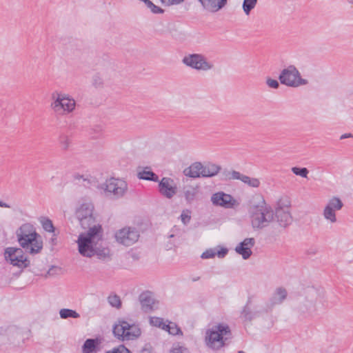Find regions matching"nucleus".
I'll return each mask as SVG.
<instances>
[{"label": "nucleus", "instance_id": "4c0bfd02", "mask_svg": "<svg viewBox=\"0 0 353 353\" xmlns=\"http://www.w3.org/2000/svg\"><path fill=\"white\" fill-rule=\"evenodd\" d=\"M59 142L61 144V147L63 150H66L70 144V141L68 136L65 134H61L59 137Z\"/></svg>", "mask_w": 353, "mask_h": 353}, {"label": "nucleus", "instance_id": "f3484780", "mask_svg": "<svg viewBox=\"0 0 353 353\" xmlns=\"http://www.w3.org/2000/svg\"><path fill=\"white\" fill-rule=\"evenodd\" d=\"M198 1L205 10L216 12L227 4L228 0H198Z\"/></svg>", "mask_w": 353, "mask_h": 353}, {"label": "nucleus", "instance_id": "20e7f679", "mask_svg": "<svg viewBox=\"0 0 353 353\" xmlns=\"http://www.w3.org/2000/svg\"><path fill=\"white\" fill-rule=\"evenodd\" d=\"M228 335H231V330L227 324L213 325L205 332V345L212 350H218L225 345L227 338H224V336Z\"/></svg>", "mask_w": 353, "mask_h": 353}, {"label": "nucleus", "instance_id": "f03ea898", "mask_svg": "<svg viewBox=\"0 0 353 353\" xmlns=\"http://www.w3.org/2000/svg\"><path fill=\"white\" fill-rule=\"evenodd\" d=\"M258 203L250 206L249 212L250 214L252 226L254 229H263L267 227L274 219V215L277 219L281 227L287 228V205L282 199L277 203V206L274 213L272 208L268 205L262 196H258Z\"/></svg>", "mask_w": 353, "mask_h": 353}, {"label": "nucleus", "instance_id": "de8ad7c7", "mask_svg": "<svg viewBox=\"0 0 353 353\" xmlns=\"http://www.w3.org/2000/svg\"><path fill=\"white\" fill-rule=\"evenodd\" d=\"M50 244L53 246L55 245L57 243V238L55 236V234L53 235V236L50 240Z\"/></svg>", "mask_w": 353, "mask_h": 353}, {"label": "nucleus", "instance_id": "58836bf2", "mask_svg": "<svg viewBox=\"0 0 353 353\" xmlns=\"http://www.w3.org/2000/svg\"><path fill=\"white\" fill-rule=\"evenodd\" d=\"M106 353H131V352L124 345H120L117 347L114 348L111 352L108 351Z\"/></svg>", "mask_w": 353, "mask_h": 353}, {"label": "nucleus", "instance_id": "dca6fc26", "mask_svg": "<svg viewBox=\"0 0 353 353\" xmlns=\"http://www.w3.org/2000/svg\"><path fill=\"white\" fill-rule=\"evenodd\" d=\"M139 300L141 305V309L144 312H149L154 310L155 300L152 297V294L150 292L146 291L142 292L139 296Z\"/></svg>", "mask_w": 353, "mask_h": 353}, {"label": "nucleus", "instance_id": "5fc2aeb1", "mask_svg": "<svg viewBox=\"0 0 353 353\" xmlns=\"http://www.w3.org/2000/svg\"><path fill=\"white\" fill-rule=\"evenodd\" d=\"M162 3H168L169 0H161Z\"/></svg>", "mask_w": 353, "mask_h": 353}, {"label": "nucleus", "instance_id": "e433bc0d", "mask_svg": "<svg viewBox=\"0 0 353 353\" xmlns=\"http://www.w3.org/2000/svg\"><path fill=\"white\" fill-rule=\"evenodd\" d=\"M150 323L151 325L158 327H161L163 330L164 328L163 325H165V323L163 322V319L162 318L156 316L151 317L150 319Z\"/></svg>", "mask_w": 353, "mask_h": 353}, {"label": "nucleus", "instance_id": "a878e982", "mask_svg": "<svg viewBox=\"0 0 353 353\" xmlns=\"http://www.w3.org/2000/svg\"><path fill=\"white\" fill-rule=\"evenodd\" d=\"M60 317L63 319L68 318L77 319L80 317V314L75 310L71 309L63 308L59 311Z\"/></svg>", "mask_w": 353, "mask_h": 353}, {"label": "nucleus", "instance_id": "9d476101", "mask_svg": "<svg viewBox=\"0 0 353 353\" xmlns=\"http://www.w3.org/2000/svg\"><path fill=\"white\" fill-rule=\"evenodd\" d=\"M139 232L135 228L125 227L115 233L116 241L125 246H130L139 238Z\"/></svg>", "mask_w": 353, "mask_h": 353}, {"label": "nucleus", "instance_id": "49530a36", "mask_svg": "<svg viewBox=\"0 0 353 353\" xmlns=\"http://www.w3.org/2000/svg\"><path fill=\"white\" fill-rule=\"evenodd\" d=\"M185 0H169L168 5H177L183 3Z\"/></svg>", "mask_w": 353, "mask_h": 353}, {"label": "nucleus", "instance_id": "c756f323", "mask_svg": "<svg viewBox=\"0 0 353 353\" xmlns=\"http://www.w3.org/2000/svg\"><path fill=\"white\" fill-rule=\"evenodd\" d=\"M197 190L193 187H189L184 190V196L188 203H192L196 195Z\"/></svg>", "mask_w": 353, "mask_h": 353}, {"label": "nucleus", "instance_id": "a19ab883", "mask_svg": "<svg viewBox=\"0 0 353 353\" xmlns=\"http://www.w3.org/2000/svg\"><path fill=\"white\" fill-rule=\"evenodd\" d=\"M216 255V252L212 249H209L203 252L201 256L202 259H211L214 257Z\"/></svg>", "mask_w": 353, "mask_h": 353}, {"label": "nucleus", "instance_id": "bb28decb", "mask_svg": "<svg viewBox=\"0 0 353 353\" xmlns=\"http://www.w3.org/2000/svg\"><path fill=\"white\" fill-rule=\"evenodd\" d=\"M81 226L83 229H88V230L92 228L94 225H97L95 224V219L93 215L83 218L82 219H78ZM97 225H99V224Z\"/></svg>", "mask_w": 353, "mask_h": 353}, {"label": "nucleus", "instance_id": "b1692460", "mask_svg": "<svg viewBox=\"0 0 353 353\" xmlns=\"http://www.w3.org/2000/svg\"><path fill=\"white\" fill-rule=\"evenodd\" d=\"M99 344L97 339H88L82 346V353H94Z\"/></svg>", "mask_w": 353, "mask_h": 353}, {"label": "nucleus", "instance_id": "412c9836", "mask_svg": "<svg viewBox=\"0 0 353 353\" xmlns=\"http://www.w3.org/2000/svg\"><path fill=\"white\" fill-rule=\"evenodd\" d=\"M137 176L140 179L158 182L159 176L157 174L152 172L150 167H145L142 170L139 171L137 174Z\"/></svg>", "mask_w": 353, "mask_h": 353}, {"label": "nucleus", "instance_id": "3c124183", "mask_svg": "<svg viewBox=\"0 0 353 353\" xmlns=\"http://www.w3.org/2000/svg\"><path fill=\"white\" fill-rule=\"evenodd\" d=\"M141 353H150V350L146 347H144L143 348H142V350H141Z\"/></svg>", "mask_w": 353, "mask_h": 353}, {"label": "nucleus", "instance_id": "ddd939ff", "mask_svg": "<svg viewBox=\"0 0 353 353\" xmlns=\"http://www.w3.org/2000/svg\"><path fill=\"white\" fill-rule=\"evenodd\" d=\"M211 201L214 205L221 206L225 208H231L235 203V200L232 195L223 192L213 194L211 196Z\"/></svg>", "mask_w": 353, "mask_h": 353}, {"label": "nucleus", "instance_id": "c03bdc74", "mask_svg": "<svg viewBox=\"0 0 353 353\" xmlns=\"http://www.w3.org/2000/svg\"><path fill=\"white\" fill-rule=\"evenodd\" d=\"M171 353H189V351L187 348L178 346L176 347H173L171 350Z\"/></svg>", "mask_w": 353, "mask_h": 353}, {"label": "nucleus", "instance_id": "2eb2a0df", "mask_svg": "<svg viewBox=\"0 0 353 353\" xmlns=\"http://www.w3.org/2000/svg\"><path fill=\"white\" fill-rule=\"evenodd\" d=\"M254 244L255 239L254 238H246L235 248V251L241 255L243 259L246 260L252 255V252L251 249L254 247Z\"/></svg>", "mask_w": 353, "mask_h": 353}, {"label": "nucleus", "instance_id": "a211bd4d", "mask_svg": "<svg viewBox=\"0 0 353 353\" xmlns=\"http://www.w3.org/2000/svg\"><path fill=\"white\" fill-rule=\"evenodd\" d=\"M203 164L200 162H195L185 168L183 173L185 176L190 178H199L202 177L201 172H203Z\"/></svg>", "mask_w": 353, "mask_h": 353}, {"label": "nucleus", "instance_id": "39448f33", "mask_svg": "<svg viewBox=\"0 0 353 353\" xmlns=\"http://www.w3.org/2000/svg\"><path fill=\"white\" fill-rule=\"evenodd\" d=\"M102 228L101 225H94L85 233L79 234L77 240L78 250L80 254L85 257L94 256V241L95 239L101 236Z\"/></svg>", "mask_w": 353, "mask_h": 353}, {"label": "nucleus", "instance_id": "79ce46f5", "mask_svg": "<svg viewBox=\"0 0 353 353\" xmlns=\"http://www.w3.org/2000/svg\"><path fill=\"white\" fill-rule=\"evenodd\" d=\"M190 214V211L188 210L187 213H185L183 211V213L181 214V221L183 222V224L187 225L190 222L191 219V216Z\"/></svg>", "mask_w": 353, "mask_h": 353}, {"label": "nucleus", "instance_id": "7ed1b4c3", "mask_svg": "<svg viewBox=\"0 0 353 353\" xmlns=\"http://www.w3.org/2000/svg\"><path fill=\"white\" fill-rule=\"evenodd\" d=\"M299 296L298 310L305 316H312L317 310V302L324 298L325 292L323 288L308 285L299 288Z\"/></svg>", "mask_w": 353, "mask_h": 353}, {"label": "nucleus", "instance_id": "c85d7f7f", "mask_svg": "<svg viewBox=\"0 0 353 353\" xmlns=\"http://www.w3.org/2000/svg\"><path fill=\"white\" fill-rule=\"evenodd\" d=\"M163 330L168 331L172 335L182 334V331L174 323L169 322L168 324L163 325Z\"/></svg>", "mask_w": 353, "mask_h": 353}, {"label": "nucleus", "instance_id": "c9c22d12", "mask_svg": "<svg viewBox=\"0 0 353 353\" xmlns=\"http://www.w3.org/2000/svg\"><path fill=\"white\" fill-rule=\"evenodd\" d=\"M92 85L96 88H101L103 86V80L99 74H95L92 77Z\"/></svg>", "mask_w": 353, "mask_h": 353}, {"label": "nucleus", "instance_id": "5701e85b", "mask_svg": "<svg viewBox=\"0 0 353 353\" xmlns=\"http://www.w3.org/2000/svg\"><path fill=\"white\" fill-rule=\"evenodd\" d=\"M287 296V292L285 288H279L276 290L270 299L271 307L281 303Z\"/></svg>", "mask_w": 353, "mask_h": 353}, {"label": "nucleus", "instance_id": "4d7b16f0", "mask_svg": "<svg viewBox=\"0 0 353 353\" xmlns=\"http://www.w3.org/2000/svg\"><path fill=\"white\" fill-rule=\"evenodd\" d=\"M349 3L353 4V0H348Z\"/></svg>", "mask_w": 353, "mask_h": 353}, {"label": "nucleus", "instance_id": "f257e3e1", "mask_svg": "<svg viewBox=\"0 0 353 353\" xmlns=\"http://www.w3.org/2000/svg\"><path fill=\"white\" fill-rule=\"evenodd\" d=\"M16 234L22 248H7L5 250V259L12 265L23 269L30 265V260L24 255L23 250L30 254H38L43 249V241L30 223L23 224L17 230Z\"/></svg>", "mask_w": 353, "mask_h": 353}, {"label": "nucleus", "instance_id": "ea45409f", "mask_svg": "<svg viewBox=\"0 0 353 353\" xmlns=\"http://www.w3.org/2000/svg\"><path fill=\"white\" fill-rule=\"evenodd\" d=\"M266 84L269 88L274 89H277L279 87V82L277 80L271 79L270 77L266 79Z\"/></svg>", "mask_w": 353, "mask_h": 353}, {"label": "nucleus", "instance_id": "6ab92c4d", "mask_svg": "<svg viewBox=\"0 0 353 353\" xmlns=\"http://www.w3.org/2000/svg\"><path fill=\"white\" fill-rule=\"evenodd\" d=\"M252 303L251 297H248L246 304L243 307V310L241 312V317L245 321H251L257 316L258 312H253L251 310L250 304Z\"/></svg>", "mask_w": 353, "mask_h": 353}, {"label": "nucleus", "instance_id": "0eeeda50", "mask_svg": "<svg viewBox=\"0 0 353 353\" xmlns=\"http://www.w3.org/2000/svg\"><path fill=\"white\" fill-rule=\"evenodd\" d=\"M56 99L51 103V108L58 114H65L72 112L76 106L74 99L65 94L57 93Z\"/></svg>", "mask_w": 353, "mask_h": 353}, {"label": "nucleus", "instance_id": "37998d69", "mask_svg": "<svg viewBox=\"0 0 353 353\" xmlns=\"http://www.w3.org/2000/svg\"><path fill=\"white\" fill-rule=\"evenodd\" d=\"M279 79L281 83L287 85V68H283L282 70Z\"/></svg>", "mask_w": 353, "mask_h": 353}, {"label": "nucleus", "instance_id": "2f4dec72", "mask_svg": "<svg viewBox=\"0 0 353 353\" xmlns=\"http://www.w3.org/2000/svg\"><path fill=\"white\" fill-rule=\"evenodd\" d=\"M109 304L114 307L119 309L121 307V301L120 297L116 294H111L108 297Z\"/></svg>", "mask_w": 353, "mask_h": 353}, {"label": "nucleus", "instance_id": "864d4df0", "mask_svg": "<svg viewBox=\"0 0 353 353\" xmlns=\"http://www.w3.org/2000/svg\"><path fill=\"white\" fill-rule=\"evenodd\" d=\"M54 266H52V268L50 269H49V270L47 272V274L48 275H52L53 273L52 272V270L54 269Z\"/></svg>", "mask_w": 353, "mask_h": 353}, {"label": "nucleus", "instance_id": "f8f14e48", "mask_svg": "<svg viewBox=\"0 0 353 353\" xmlns=\"http://www.w3.org/2000/svg\"><path fill=\"white\" fill-rule=\"evenodd\" d=\"M158 190L167 199H172L177 192V187L174 181L170 177H163L159 181Z\"/></svg>", "mask_w": 353, "mask_h": 353}, {"label": "nucleus", "instance_id": "13d9d810", "mask_svg": "<svg viewBox=\"0 0 353 353\" xmlns=\"http://www.w3.org/2000/svg\"><path fill=\"white\" fill-rule=\"evenodd\" d=\"M199 279V277H198V278H195V279H193V281H197Z\"/></svg>", "mask_w": 353, "mask_h": 353}, {"label": "nucleus", "instance_id": "72a5a7b5", "mask_svg": "<svg viewBox=\"0 0 353 353\" xmlns=\"http://www.w3.org/2000/svg\"><path fill=\"white\" fill-rule=\"evenodd\" d=\"M109 250L108 248H98L94 247V255H97L98 259L104 260L109 256Z\"/></svg>", "mask_w": 353, "mask_h": 353}, {"label": "nucleus", "instance_id": "4468645a", "mask_svg": "<svg viewBox=\"0 0 353 353\" xmlns=\"http://www.w3.org/2000/svg\"><path fill=\"white\" fill-rule=\"evenodd\" d=\"M307 83L308 81L301 77L299 71L294 65H288V87L298 88Z\"/></svg>", "mask_w": 353, "mask_h": 353}, {"label": "nucleus", "instance_id": "423d86ee", "mask_svg": "<svg viewBox=\"0 0 353 353\" xmlns=\"http://www.w3.org/2000/svg\"><path fill=\"white\" fill-rule=\"evenodd\" d=\"M113 334L115 337L121 341H130L137 339L141 334L139 326L119 319L114 325Z\"/></svg>", "mask_w": 353, "mask_h": 353}, {"label": "nucleus", "instance_id": "cd10ccee", "mask_svg": "<svg viewBox=\"0 0 353 353\" xmlns=\"http://www.w3.org/2000/svg\"><path fill=\"white\" fill-rule=\"evenodd\" d=\"M258 0H243L242 8L246 15H249L250 12L255 8Z\"/></svg>", "mask_w": 353, "mask_h": 353}, {"label": "nucleus", "instance_id": "9b49d317", "mask_svg": "<svg viewBox=\"0 0 353 353\" xmlns=\"http://www.w3.org/2000/svg\"><path fill=\"white\" fill-rule=\"evenodd\" d=\"M105 192L107 196L119 198L125 194L127 190V183L120 179L112 178L105 182Z\"/></svg>", "mask_w": 353, "mask_h": 353}, {"label": "nucleus", "instance_id": "6e6d98bb", "mask_svg": "<svg viewBox=\"0 0 353 353\" xmlns=\"http://www.w3.org/2000/svg\"><path fill=\"white\" fill-rule=\"evenodd\" d=\"M316 252V251L314 250H312V252L310 253H312L313 254H315Z\"/></svg>", "mask_w": 353, "mask_h": 353}, {"label": "nucleus", "instance_id": "393cba45", "mask_svg": "<svg viewBox=\"0 0 353 353\" xmlns=\"http://www.w3.org/2000/svg\"><path fill=\"white\" fill-rule=\"evenodd\" d=\"M223 175L224 176L226 180H240L243 181V177L244 174H241L239 172L236 170L228 171L224 170L223 172Z\"/></svg>", "mask_w": 353, "mask_h": 353}, {"label": "nucleus", "instance_id": "a18cd8bd", "mask_svg": "<svg viewBox=\"0 0 353 353\" xmlns=\"http://www.w3.org/2000/svg\"><path fill=\"white\" fill-rule=\"evenodd\" d=\"M228 250L225 248H222L221 250H218L216 252V255L218 256L219 258H224L225 255L228 254Z\"/></svg>", "mask_w": 353, "mask_h": 353}, {"label": "nucleus", "instance_id": "f704fd0d", "mask_svg": "<svg viewBox=\"0 0 353 353\" xmlns=\"http://www.w3.org/2000/svg\"><path fill=\"white\" fill-rule=\"evenodd\" d=\"M291 170L295 175L303 178H307L309 174V170L306 168L292 167Z\"/></svg>", "mask_w": 353, "mask_h": 353}, {"label": "nucleus", "instance_id": "6e6552de", "mask_svg": "<svg viewBox=\"0 0 353 353\" xmlns=\"http://www.w3.org/2000/svg\"><path fill=\"white\" fill-rule=\"evenodd\" d=\"M182 63L188 67L196 70L207 71L213 68V65L208 62L201 54H189L183 57Z\"/></svg>", "mask_w": 353, "mask_h": 353}, {"label": "nucleus", "instance_id": "8fccbe9b", "mask_svg": "<svg viewBox=\"0 0 353 353\" xmlns=\"http://www.w3.org/2000/svg\"><path fill=\"white\" fill-rule=\"evenodd\" d=\"M352 134H344L343 135H341V139H346V138H348V137H352Z\"/></svg>", "mask_w": 353, "mask_h": 353}, {"label": "nucleus", "instance_id": "4be33fe9", "mask_svg": "<svg viewBox=\"0 0 353 353\" xmlns=\"http://www.w3.org/2000/svg\"><path fill=\"white\" fill-rule=\"evenodd\" d=\"M93 206L90 203H83L76 211V216L77 219H82L93 215Z\"/></svg>", "mask_w": 353, "mask_h": 353}, {"label": "nucleus", "instance_id": "603ef678", "mask_svg": "<svg viewBox=\"0 0 353 353\" xmlns=\"http://www.w3.org/2000/svg\"><path fill=\"white\" fill-rule=\"evenodd\" d=\"M290 297L292 299H296V292H295V291L292 292Z\"/></svg>", "mask_w": 353, "mask_h": 353}, {"label": "nucleus", "instance_id": "aec40b11", "mask_svg": "<svg viewBox=\"0 0 353 353\" xmlns=\"http://www.w3.org/2000/svg\"><path fill=\"white\" fill-rule=\"evenodd\" d=\"M203 172H201L202 177H212L216 175L221 170V166L209 163L205 165H203Z\"/></svg>", "mask_w": 353, "mask_h": 353}, {"label": "nucleus", "instance_id": "bf43d9fd", "mask_svg": "<svg viewBox=\"0 0 353 353\" xmlns=\"http://www.w3.org/2000/svg\"><path fill=\"white\" fill-rule=\"evenodd\" d=\"M237 353H245V352L243 351H239Z\"/></svg>", "mask_w": 353, "mask_h": 353}, {"label": "nucleus", "instance_id": "1a4fd4ad", "mask_svg": "<svg viewBox=\"0 0 353 353\" xmlns=\"http://www.w3.org/2000/svg\"><path fill=\"white\" fill-rule=\"evenodd\" d=\"M343 207L342 200L338 196H332L327 201L323 208V218L331 224L336 223L337 222L336 212L340 211Z\"/></svg>", "mask_w": 353, "mask_h": 353}, {"label": "nucleus", "instance_id": "09e8293b", "mask_svg": "<svg viewBox=\"0 0 353 353\" xmlns=\"http://www.w3.org/2000/svg\"><path fill=\"white\" fill-rule=\"evenodd\" d=\"M0 207H1V208H10V206L8 203H4V202H3V201H0Z\"/></svg>", "mask_w": 353, "mask_h": 353}, {"label": "nucleus", "instance_id": "7c9ffc66", "mask_svg": "<svg viewBox=\"0 0 353 353\" xmlns=\"http://www.w3.org/2000/svg\"><path fill=\"white\" fill-rule=\"evenodd\" d=\"M40 222L44 230L48 232H54V227L53 225L52 221L50 219L44 216L41 217Z\"/></svg>", "mask_w": 353, "mask_h": 353}, {"label": "nucleus", "instance_id": "473e14b6", "mask_svg": "<svg viewBox=\"0 0 353 353\" xmlns=\"http://www.w3.org/2000/svg\"><path fill=\"white\" fill-rule=\"evenodd\" d=\"M242 182L252 188H258L260 185V181L258 179L251 178L246 175L243 177Z\"/></svg>", "mask_w": 353, "mask_h": 353}]
</instances>
